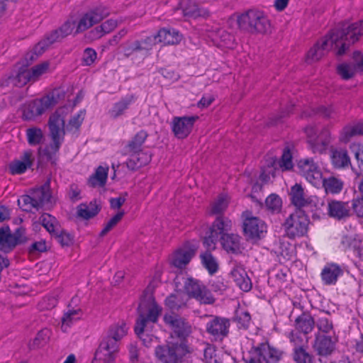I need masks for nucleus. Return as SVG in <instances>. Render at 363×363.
<instances>
[{
  "mask_svg": "<svg viewBox=\"0 0 363 363\" xmlns=\"http://www.w3.org/2000/svg\"><path fill=\"white\" fill-rule=\"evenodd\" d=\"M363 35V20L344 26L341 29L333 30L311 48L307 53L306 60L313 62L320 59L331 50L339 55H343L350 46L359 40Z\"/></svg>",
  "mask_w": 363,
  "mask_h": 363,
  "instance_id": "obj_1",
  "label": "nucleus"
},
{
  "mask_svg": "<svg viewBox=\"0 0 363 363\" xmlns=\"http://www.w3.org/2000/svg\"><path fill=\"white\" fill-rule=\"evenodd\" d=\"M164 321L178 337L177 342L169 341L166 346H159L155 350V355L163 363H178L189 352L184 337L190 333L189 325L173 313H167Z\"/></svg>",
  "mask_w": 363,
  "mask_h": 363,
  "instance_id": "obj_2",
  "label": "nucleus"
},
{
  "mask_svg": "<svg viewBox=\"0 0 363 363\" xmlns=\"http://www.w3.org/2000/svg\"><path fill=\"white\" fill-rule=\"evenodd\" d=\"M162 311V307L157 303L152 295L150 284L140 303L139 315L135 325V334L146 347H150L152 342H157V337L149 333L153 330Z\"/></svg>",
  "mask_w": 363,
  "mask_h": 363,
  "instance_id": "obj_3",
  "label": "nucleus"
},
{
  "mask_svg": "<svg viewBox=\"0 0 363 363\" xmlns=\"http://www.w3.org/2000/svg\"><path fill=\"white\" fill-rule=\"evenodd\" d=\"M231 221L225 218L218 217L203 238V245L206 250H214L220 241L223 249L228 253L240 254L244 250L241 238L237 234H230Z\"/></svg>",
  "mask_w": 363,
  "mask_h": 363,
  "instance_id": "obj_4",
  "label": "nucleus"
},
{
  "mask_svg": "<svg viewBox=\"0 0 363 363\" xmlns=\"http://www.w3.org/2000/svg\"><path fill=\"white\" fill-rule=\"evenodd\" d=\"M69 112V108L62 107L56 110L50 117L48 127L51 143L43 150H40V152L46 155L48 159L52 160L64 140L65 123Z\"/></svg>",
  "mask_w": 363,
  "mask_h": 363,
  "instance_id": "obj_5",
  "label": "nucleus"
},
{
  "mask_svg": "<svg viewBox=\"0 0 363 363\" xmlns=\"http://www.w3.org/2000/svg\"><path fill=\"white\" fill-rule=\"evenodd\" d=\"M289 195L291 203L296 208L311 212L313 216H320L324 206L322 199L315 195H308L299 184H296L291 187Z\"/></svg>",
  "mask_w": 363,
  "mask_h": 363,
  "instance_id": "obj_6",
  "label": "nucleus"
},
{
  "mask_svg": "<svg viewBox=\"0 0 363 363\" xmlns=\"http://www.w3.org/2000/svg\"><path fill=\"white\" fill-rule=\"evenodd\" d=\"M292 154L289 148H285L279 160L273 154L267 155L261 167L259 180L262 184H267L274 177L277 171H287L293 168Z\"/></svg>",
  "mask_w": 363,
  "mask_h": 363,
  "instance_id": "obj_7",
  "label": "nucleus"
},
{
  "mask_svg": "<svg viewBox=\"0 0 363 363\" xmlns=\"http://www.w3.org/2000/svg\"><path fill=\"white\" fill-rule=\"evenodd\" d=\"M19 207L25 211L40 208H48L52 206V198L48 186H44L33 191L31 196L23 195L18 199Z\"/></svg>",
  "mask_w": 363,
  "mask_h": 363,
  "instance_id": "obj_8",
  "label": "nucleus"
},
{
  "mask_svg": "<svg viewBox=\"0 0 363 363\" xmlns=\"http://www.w3.org/2000/svg\"><path fill=\"white\" fill-rule=\"evenodd\" d=\"M304 132L306 135L307 143L313 153L325 152L333 141L331 133L328 128H323L317 135V128L313 125H307Z\"/></svg>",
  "mask_w": 363,
  "mask_h": 363,
  "instance_id": "obj_9",
  "label": "nucleus"
},
{
  "mask_svg": "<svg viewBox=\"0 0 363 363\" xmlns=\"http://www.w3.org/2000/svg\"><path fill=\"white\" fill-rule=\"evenodd\" d=\"M184 284L183 293L186 298H194L203 304H211L215 301L211 291L199 280L187 278Z\"/></svg>",
  "mask_w": 363,
  "mask_h": 363,
  "instance_id": "obj_10",
  "label": "nucleus"
},
{
  "mask_svg": "<svg viewBox=\"0 0 363 363\" xmlns=\"http://www.w3.org/2000/svg\"><path fill=\"white\" fill-rule=\"evenodd\" d=\"M199 247V243L196 240L184 242L169 255V264L178 269L185 267L195 255Z\"/></svg>",
  "mask_w": 363,
  "mask_h": 363,
  "instance_id": "obj_11",
  "label": "nucleus"
},
{
  "mask_svg": "<svg viewBox=\"0 0 363 363\" xmlns=\"http://www.w3.org/2000/svg\"><path fill=\"white\" fill-rule=\"evenodd\" d=\"M56 104L53 94L30 101L23 107V117L26 120H35Z\"/></svg>",
  "mask_w": 363,
  "mask_h": 363,
  "instance_id": "obj_12",
  "label": "nucleus"
},
{
  "mask_svg": "<svg viewBox=\"0 0 363 363\" xmlns=\"http://www.w3.org/2000/svg\"><path fill=\"white\" fill-rule=\"evenodd\" d=\"M300 174L313 186L321 188L323 183V172L313 159H302L298 162Z\"/></svg>",
  "mask_w": 363,
  "mask_h": 363,
  "instance_id": "obj_13",
  "label": "nucleus"
},
{
  "mask_svg": "<svg viewBox=\"0 0 363 363\" xmlns=\"http://www.w3.org/2000/svg\"><path fill=\"white\" fill-rule=\"evenodd\" d=\"M245 22H248L249 26L259 33H267L271 29L270 21L262 11L252 10L242 14L238 18V23L242 26Z\"/></svg>",
  "mask_w": 363,
  "mask_h": 363,
  "instance_id": "obj_14",
  "label": "nucleus"
},
{
  "mask_svg": "<svg viewBox=\"0 0 363 363\" xmlns=\"http://www.w3.org/2000/svg\"><path fill=\"white\" fill-rule=\"evenodd\" d=\"M308 219L301 211H296L286 220L284 228L288 237L294 238L304 235L307 232Z\"/></svg>",
  "mask_w": 363,
  "mask_h": 363,
  "instance_id": "obj_15",
  "label": "nucleus"
},
{
  "mask_svg": "<svg viewBox=\"0 0 363 363\" xmlns=\"http://www.w3.org/2000/svg\"><path fill=\"white\" fill-rule=\"evenodd\" d=\"M198 116H175L171 122L172 131L177 139H185L192 132Z\"/></svg>",
  "mask_w": 363,
  "mask_h": 363,
  "instance_id": "obj_16",
  "label": "nucleus"
},
{
  "mask_svg": "<svg viewBox=\"0 0 363 363\" xmlns=\"http://www.w3.org/2000/svg\"><path fill=\"white\" fill-rule=\"evenodd\" d=\"M243 233L247 239H259L267 233L264 221L249 213L243 214Z\"/></svg>",
  "mask_w": 363,
  "mask_h": 363,
  "instance_id": "obj_17",
  "label": "nucleus"
},
{
  "mask_svg": "<svg viewBox=\"0 0 363 363\" xmlns=\"http://www.w3.org/2000/svg\"><path fill=\"white\" fill-rule=\"evenodd\" d=\"M108 10L102 6L91 9L83 14L77 22L76 33L83 32L108 16Z\"/></svg>",
  "mask_w": 363,
  "mask_h": 363,
  "instance_id": "obj_18",
  "label": "nucleus"
},
{
  "mask_svg": "<svg viewBox=\"0 0 363 363\" xmlns=\"http://www.w3.org/2000/svg\"><path fill=\"white\" fill-rule=\"evenodd\" d=\"M119 344L113 339L104 338L96 352L95 359L104 363H116Z\"/></svg>",
  "mask_w": 363,
  "mask_h": 363,
  "instance_id": "obj_19",
  "label": "nucleus"
},
{
  "mask_svg": "<svg viewBox=\"0 0 363 363\" xmlns=\"http://www.w3.org/2000/svg\"><path fill=\"white\" fill-rule=\"evenodd\" d=\"M25 230L19 228L14 234L8 227L0 228V251L8 252L24 239Z\"/></svg>",
  "mask_w": 363,
  "mask_h": 363,
  "instance_id": "obj_20",
  "label": "nucleus"
},
{
  "mask_svg": "<svg viewBox=\"0 0 363 363\" xmlns=\"http://www.w3.org/2000/svg\"><path fill=\"white\" fill-rule=\"evenodd\" d=\"M34 156L31 150H26L17 159L11 161L9 164V170L11 174H21L30 168L34 161Z\"/></svg>",
  "mask_w": 363,
  "mask_h": 363,
  "instance_id": "obj_21",
  "label": "nucleus"
},
{
  "mask_svg": "<svg viewBox=\"0 0 363 363\" xmlns=\"http://www.w3.org/2000/svg\"><path fill=\"white\" fill-rule=\"evenodd\" d=\"M208 37L215 45L222 49H233L235 47L234 37L223 29L211 30Z\"/></svg>",
  "mask_w": 363,
  "mask_h": 363,
  "instance_id": "obj_22",
  "label": "nucleus"
},
{
  "mask_svg": "<svg viewBox=\"0 0 363 363\" xmlns=\"http://www.w3.org/2000/svg\"><path fill=\"white\" fill-rule=\"evenodd\" d=\"M257 359L253 358L250 363H276L281 357V353L268 345H262L255 351Z\"/></svg>",
  "mask_w": 363,
  "mask_h": 363,
  "instance_id": "obj_23",
  "label": "nucleus"
},
{
  "mask_svg": "<svg viewBox=\"0 0 363 363\" xmlns=\"http://www.w3.org/2000/svg\"><path fill=\"white\" fill-rule=\"evenodd\" d=\"M30 70L27 65L18 64L9 78V83L16 86H22L30 82H33Z\"/></svg>",
  "mask_w": 363,
  "mask_h": 363,
  "instance_id": "obj_24",
  "label": "nucleus"
},
{
  "mask_svg": "<svg viewBox=\"0 0 363 363\" xmlns=\"http://www.w3.org/2000/svg\"><path fill=\"white\" fill-rule=\"evenodd\" d=\"M30 70L27 65L18 64L9 78V83L16 86H22L30 82H33Z\"/></svg>",
  "mask_w": 363,
  "mask_h": 363,
  "instance_id": "obj_25",
  "label": "nucleus"
},
{
  "mask_svg": "<svg viewBox=\"0 0 363 363\" xmlns=\"http://www.w3.org/2000/svg\"><path fill=\"white\" fill-rule=\"evenodd\" d=\"M330 159L335 169H346L351 166V160L348 152L342 147H335L330 150Z\"/></svg>",
  "mask_w": 363,
  "mask_h": 363,
  "instance_id": "obj_26",
  "label": "nucleus"
},
{
  "mask_svg": "<svg viewBox=\"0 0 363 363\" xmlns=\"http://www.w3.org/2000/svg\"><path fill=\"white\" fill-rule=\"evenodd\" d=\"M230 277L243 291H248L251 289V281L245 268L240 264H235L234 265L230 272Z\"/></svg>",
  "mask_w": 363,
  "mask_h": 363,
  "instance_id": "obj_27",
  "label": "nucleus"
},
{
  "mask_svg": "<svg viewBox=\"0 0 363 363\" xmlns=\"http://www.w3.org/2000/svg\"><path fill=\"white\" fill-rule=\"evenodd\" d=\"M130 154L126 162L127 167L130 169H137L147 164L151 160V155L143 150L128 151Z\"/></svg>",
  "mask_w": 363,
  "mask_h": 363,
  "instance_id": "obj_28",
  "label": "nucleus"
},
{
  "mask_svg": "<svg viewBox=\"0 0 363 363\" xmlns=\"http://www.w3.org/2000/svg\"><path fill=\"white\" fill-rule=\"evenodd\" d=\"M179 10H182L184 16L189 18H196L208 14L204 9L199 8L194 0H181Z\"/></svg>",
  "mask_w": 363,
  "mask_h": 363,
  "instance_id": "obj_29",
  "label": "nucleus"
},
{
  "mask_svg": "<svg viewBox=\"0 0 363 363\" xmlns=\"http://www.w3.org/2000/svg\"><path fill=\"white\" fill-rule=\"evenodd\" d=\"M159 43L165 45H177L183 39V35L174 28H161L156 34Z\"/></svg>",
  "mask_w": 363,
  "mask_h": 363,
  "instance_id": "obj_30",
  "label": "nucleus"
},
{
  "mask_svg": "<svg viewBox=\"0 0 363 363\" xmlns=\"http://www.w3.org/2000/svg\"><path fill=\"white\" fill-rule=\"evenodd\" d=\"M359 135H363V120L345 125L340 132L339 140L342 143H347Z\"/></svg>",
  "mask_w": 363,
  "mask_h": 363,
  "instance_id": "obj_31",
  "label": "nucleus"
},
{
  "mask_svg": "<svg viewBox=\"0 0 363 363\" xmlns=\"http://www.w3.org/2000/svg\"><path fill=\"white\" fill-rule=\"evenodd\" d=\"M42 225L45 230L52 236L60 232V224L57 219L48 213L43 214L39 221L33 222V227L35 230H38L39 225Z\"/></svg>",
  "mask_w": 363,
  "mask_h": 363,
  "instance_id": "obj_32",
  "label": "nucleus"
},
{
  "mask_svg": "<svg viewBox=\"0 0 363 363\" xmlns=\"http://www.w3.org/2000/svg\"><path fill=\"white\" fill-rule=\"evenodd\" d=\"M328 215L335 219H342L350 214V208L347 203L332 200L328 203Z\"/></svg>",
  "mask_w": 363,
  "mask_h": 363,
  "instance_id": "obj_33",
  "label": "nucleus"
},
{
  "mask_svg": "<svg viewBox=\"0 0 363 363\" xmlns=\"http://www.w3.org/2000/svg\"><path fill=\"white\" fill-rule=\"evenodd\" d=\"M159 43L157 35H151L140 41L136 40L132 43L125 50L126 55H130L135 51L150 50L156 44Z\"/></svg>",
  "mask_w": 363,
  "mask_h": 363,
  "instance_id": "obj_34",
  "label": "nucleus"
},
{
  "mask_svg": "<svg viewBox=\"0 0 363 363\" xmlns=\"http://www.w3.org/2000/svg\"><path fill=\"white\" fill-rule=\"evenodd\" d=\"M101 210V204L96 200L90 201L89 203H81L77 208L78 217L88 220L96 216Z\"/></svg>",
  "mask_w": 363,
  "mask_h": 363,
  "instance_id": "obj_35",
  "label": "nucleus"
},
{
  "mask_svg": "<svg viewBox=\"0 0 363 363\" xmlns=\"http://www.w3.org/2000/svg\"><path fill=\"white\" fill-rule=\"evenodd\" d=\"M342 272L340 267L335 264L326 265L321 272L323 282L326 284H335Z\"/></svg>",
  "mask_w": 363,
  "mask_h": 363,
  "instance_id": "obj_36",
  "label": "nucleus"
},
{
  "mask_svg": "<svg viewBox=\"0 0 363 363\" xmlns=\"http://www.w3.org/2000/svg\"><path fill=\"white\" fill-rule=\"evenodd\" d=\"M82 315L83 312L79 308L68 309L62 318V330L66 332L72 324L80 320Z\"/></svg>",
  "mask_w": 363,
  "mask_h": 363,
  "instance_id": "obj_37",
  "label": "nucleus"
},
{
  "mask_svg": "<svg viewBox=\"0 0 363 363\" xmlns=\"http://www.w3.org/2000/svg\"><path fill=\"white\" fill-rule=\"evenodd\" d=\"M229 323L225 319L215 318L207 325V330L214 336L225 335L228 333Z\"/></svg>",
  "mask_w": 363,
  "mask_h": 363,
  "instance_id": "obj_38",
  "label": "nucleus"
},
{
  "mask_svg": "<svg viewBox=\"0 0 363 363\" xmlns=\"http://www.w3.org/2000/svg\"><path fill=\"white\" fill-rule=\"evenodd\" d=\"M211 250H207L200 255L202 266L208 271V274L213 275L219 269L218 259L211 253Z\"/></svg>",
  "mask_w": 363,
  "mask_h": 363,
  "instance_id": "obj_39",
  "label": "nucleus"
},
{
  "mask_svg": "<svg viewBox=\"0 0 363 363\" xmlns=\"http://www.w3.org/2000/svg\"><path fill=\"white\" fill-rule=\"evenodd\" d=\"M186 301L184 293L178 290L166 298L165 306L172 311L179 310L186 305Z\"/></svg>",
  "mask_w": 363,
  "mask_h": 363,
  "instance_id": "obj_40",
  "label": "nucleus"
},
{
  "mask_svg": "<svg viewBox=\"0 0 363 363\" xmlns=\"http://www.w3.org/2000/svg\"><path fill=\"white\" fill-rule=\"evenodd\" d=\"M343 185V182L335 177H330L328 179L323 177L321 187H323L328 194H336L342 190Z\"/></svg>",
  "mask_w": 363,
  "mask_h": 363,
  "instance_id": "obj_41",
  "label": "nucleus"
},
{
  "mask_svg": "<svg viewBox=\"0 0 363 363\" xmlns=\"http://www.w3.org/2000/svg\"><path fill=\"white\" fill-rule=\"evenodd\" d=\"M128 333V328L124 321H119L112 325L109 329L108 335L106 337L108 339H113L118 342L123 338Z\"/></svg>",
  "mask_w": 363,
  "mask_h": 363,
  "instance_id": "obj_42",
  "label": "nucleus"
},
{
  "mask_svg": "<svg viewBox=\"0 0 363 363\" xmlns=\"http://www.w3.org/2000/svg\"><path fill=\"white\" fill-rule=\"evenodd\" d=\"M108 167L99 166L95 173L89 178V182L92 186H103L107 180Z\"/></svg>",
  "mask_w": 363,
  "mask_h": 363,
  "instance_id": "obj_43",
  "label": "nucleus"
},
{
  "mask_svg": "<svg viewBox=\"0 0 363 363\" xmlns=\"http://www.w3.org/2000/svg\"><path fill=\"white\" fill-rule=\"evenodd\" d=\"M337 74L343 79H350L357 74H359L354 67L349 62H342L337 65Z\"/></svg>",
  "mask_w": 363,
  "mask_h": 363,
  "instance_id": "obj_44",
  "label": "nucleus"
},
{
  "mask_svg": "<svg viewBox=\"0 0 363 363\" xmlns=\"http://www.w3.org/2000/svg\"><path fill=\"white\" fill-rule=\"evenodd\" d=\"M296 326L301 332L308 334L313 329L314 320L311 315L304 314L296 319Z\"/></svg>",
  "mask_w": 363,
  "mask_h": 363,
  "instance_id": "obj_45",
  "label": "nucleus"
},
{
  "mask_svg": "<svg viewBox=\"0 0 363 363\" xmlns=\"http://www.w3.org/2000/svg\"><path fill=\"white\" fill-rule=\"evenodd\" d=\"M229 203V197L226 194L220 195L209 208L211 214H218L224 211Z\"/></svg>",
  "mask_w": 363,
  "mask_h": 363,
  "instance_id": "obj_46",
  "label": "nucleus"
},
{
  "mask_svg": "<svg viewBox=\"0 0 363 363\" xmlns=\"http://www.w3.org/2000/svg\"><path fill=\"white\" fill-rule=\"evenodd\" d=\"M265 207L272 213H279L282 207V200L276 194H271L265 199Z\"/></svg>",
  "mask_w": 363,
  "mask_h": 363,
  "instance_id": "obj_47",
  "label": "nucleus"
},
{
  "mask_svg": "<svg viewBox=\"0 0 363 363\" xmlns=\"http://www.w3.org/2000/svg\"><path fill=\"white\" fill-rule=\"evenodd\" d=\"M147 133L144 130H140L137 133L127 146V151L142 150L141 147L147 139Z\"/></svg>",
  "mask_w": 363,
  "mask_h": 363,
  "instance_id": "obj_48",
  "label": "nucleus"
},
{
  "mask_svg": "<svg viewBox=\"0 0 363 363\" xmlns=\"http://www.w3.org/2000/svg\"><path fill=\"white\" fill-rule=\"evenodd\" d=\"M31 78L33 82L38 80L42 76L50 71V64L48 62H43L30 69Z\"/></svg>",
  "mask_w": 363,
  "mask_h": 363,
  "instance_id": "obj_49",
  "label": "nucleus"
},
{
  "mask_svg": "<svg viewBox=\"0 0 363 363\" xmlns=\"http://www.w3.org/2000/svg\"><path fill=\"white\" fill-rule=\"evenodd\" d=\"M350 148L354 156L359 169L363 172V144L354 143L350 145Z\"/></svg>",
  "mask_w": 363,
  "mask_h": 363,
  "instance_id": "obj_50",
  "label": "nucleus"
},
{
  "mask_svg": "<svg viewBox=\"0 0 363 363\" xmlns=\"http://www.w3.org/2000/svg\"><path fill=\"white\" fill-rule=\"evenodd\" d=\"M130 100L123 99L116 103L109 111V114L112 118H117L122 115L128 108Z\"/></svg>",
  "mask_w": 363,
  "mask_h": 363,
  "instance_id": "obj_51",
  "label": "nucleus"
},
{
  "mask_svg": "<svg viewBox=\"0 0 363 363\" xmlns=\"http://www.w3.org/2000/svg\"><path fill=\"white\" fill-rule=\"evenodd\" d=\"M349 62L352 63L359 74H363V53L362 52L359 50L354 51Z\"/></svg>",
  "mask_w": 363,
  "mask_h": 363,
  "instance_id": "obj_52",
  "label": "nucleus"
},
{
  "mask_svg": "<svg viewBox=\"0 0 363 363\" xmlns=\"http://www.w3.org/2000/svg\"><path fill=\"white\" fill-rule=\"evenodd\" d=\"M26 135L28 143L35 145L41 141L43 132L40 128H32L27 130Z\"/></svg>",
  "mask_w": 363,
  "mask_h": 363,
  "instance_id": "obj_53",
  "label": "nucleus"
},
{
  "mask_svg": "<svg viewBox=\"0 0 363 363\" xmlns=\"http://www.w3.org/2000/svg\"><path fill=\"white\" fill-rule=\"evenodd\" d=\"M316 345L319 353L323 355L330 354L333 350V343L328 337H324L322 340L318 339Z\"/></svg>",
  "mask_w": 363,
  "mask_h": 363,
  "instance_id": "obj_54",
  "label": "nucleus"
},
{
  "mask_svg": "<svg viewBox=\"0 0 363 363\" xmlns=\"http://www.w3.org/2000/svg\"><path fill=\"white\" fill-rule=\"evenodd\" d=\"M204 358L206 363H221L222 359L214 347L208 345L204 350Z\"/></svg>",
  "mask_w": 363,
  "mask_h": 363,
  "instance_id": "obj_55",
  "label": "nucleus"
},
{
  "mask_svg": "<svg viewBox=\"0 0 363 363\" xmlns=\"http://www.w3.org/2000/svg\"><path fill=\"white\" fill-rule=\"evenodd\" d=\"M125 213L123 211H118L114 215L105 225L104 228L101 232V235H106L109 232L116 224L122 219Z\"/></svg>",
  "mask_w": 363,
  "mask_h": 363,
  "instance_id": "obj_56",
  "label": "nucleus"
},
{
  "mask_svg": "<svg viewBox=\"0 0 363 363\" xmlns=\"http://www.w3.org/2000/svg\"><path fill=\"white\" fill-rule=\"evenodd\" d=\"M57 295L56 294L47 296L40 301L39 307L42 310L51 309L57 305Z\"/></svg>",
  "mask_w": 363,
  "mask_h": 363,
  "instance_id": "obj_57",
  "label": "nucleus"
},
{
  "mask_svg": "<svg viewBox=\"0 0 363 363\" xmlns=\"http://www.w3.org/2000/svg\"><path fill=\"white\" fill-rule=\"evenodd\" d=\"M77 26V23L76 21H72V20H68L67 22H65L62 25V26L60 28V29L57 32L60 33V35L62 37L67 36L72 33H76Z\"/></svg>",
  "mask_w": 363,
  "mask_h": 363,
  "instance_id": "obj_58",
  "label": "nucleus"
},
{
  "mask_svg": "<svg viewBox=\"0 0 363 363\" xmlns=\"http://www.w3.org/2000/svg\"><path fill=\"white\" fill-rule=\"evenodd\" d=\"M84 116L85 112L84 111H80L69 120L67 128L77 129L82 123L84 119Z\"/></svg>",
  "mask_w": 363,
  "mask_h": 363,
  "instance_id": "obj_59",
  "label": "nucleus"
},
{
  "mask_svg": "<svg viewBox=\"0 0 363 363\" xmlns=\"http://www.w3.org/2000/svg\"><path fill=\"white\" fill-rule=\"evenodd\" d=\"M294 359L297 363H310L309 355L301 348H296L294 351Z\"/></svg>",
  "mask_w": 363,
  "mask_h": 363,
  "instance_id": "obj_60",
  "label": "nucleus"
},
{
  "mask_svg": "<svg viewBox=\"0 0 363 363\" xmlns=\"http://www.w3.org/2000/svg\"><path fill=\"white\" fill-rule=\"evenodd\" d=\"M52 236L55 237L57 239L58 242H60V244L63 246L69 245L72 242V235L65 231L61 230L60 228V232L56 234H53Z\"/></svg>",
  "mask_w": 363,
  "mask_h": 363,
  "instance_id": "obj_61",
  "label": "nucleus"
},
{
  "mask_svg": "<svg viewBox=\"0 0 363 363\" xmlns=\"http://www.w3.org/2000/svg\"><path fill=\"white\" fill-rule=\"evenodd\" d=\"M215 101V97L212 94H206L202 96V98L197 103V107L199 108L203 109L208 108L213 101Z\"/></svg>",
  "mask_w": 363,
  "mask_h": 363,
  "instance_id": "obj_62",
  "label": "nucleus"
},
{
  "mask_svg": "<svg viewBox=\"0 0 363 363\" xmlns=\"http://www.w3.org/2000/svg\"><path fill=\"white\" fill-rule=\"evenodd\" d=\"M349 249L353 252L356 257L363 260V247L359 242L354 240L349 245Z\"/></svg>",
  "mask_w": 363,
  "mask_h": 363,
  "instance_id": "obj_63",
  "label": "nucleus"
},
{
  "mask_svg": "<svg viewBox=\"0 0 363 363\" xmlns=\"http://www.w3.org/2000/svg\"><path fill=\"white\" fill-rule=\"evenodd\" d=\"M352 208L358 216L363 217V198L353 199Z\"/></svg>",
  "mask_w": 363,
  "mask_h": 363,
  "instance_id": "obj_64",
  "label": "nucleus"
}]
</instances>
